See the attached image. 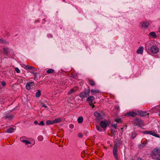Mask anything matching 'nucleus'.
Segmentation results:
<instances>
[{
  "label": "nucleus",
  "instance_id": "nucleus-7",
  "mask_svg": "<svg viewBox=\"0 0 160 160\" xmlns=\"http://www.w3.org/2000/svg\"><path fill=\"white\" fill-rule=\"evenodd\" d=\"M2 51L4 54L8 56L11 52L12 50L8 47H5L3 48Z\"/></svg>",
  "mask_w": 160,
  "mask_h": 160
},
{
  "label": "nucleus",
  "instance_id": "nucleus-5",
  "mask_svg": "<svg viewBox=\"0 0 160 160\" xmlns=\"http://www.w3.org/2000/svg\"><path fill=\"white\" fill-rule=\"evenodd\" d=\"M148 52H151L152 53L155 54L158 52V48L156 45L151 46Z\"/></svg>",
  "mask_w": 160,
  "mask_h": 160
},
{
  "label": "nucleus",
  "instance_id": "nucleus-10",
  "mask_svg": "<svg viewBox=\"0 0 160 160\" xmlns=\"http://www.w3.org/2000/svg\"><path fill=\"white\" fill-rule=\"evenodd\" d=\"M137 114L135 112L132 111L129 112L126 114V115L129 117H136Z\"/></svg>",
  "mask_w": 160,
  "mask_h": 160
},
{
  "label": "nucleus",
  "instance_id": "nucleus-14",
  "mask_svg": "<svg viewBox=\"0 0 160 160\" xmlns=\"http://www.w3.org/2000/svg\"><path fill=\"white\" fill-rule=\"evenodd\" d=\"M22 138H26L25 137H22L20 138V140L21 141V142H22L25 143L26 145H28L29 144H30V142L28 141L27 140H22Z\"/></svg>",
  "mask_w": 160,
  "mask_h": 160
},
{
  "label": "nucleus",
  "instance_id": "nucleus-17",
  "mask_svg": "<svg viewBox=\"0 0 160 160\" xmlns=\"http://www.w3.org/2000/svg\"><path fill=\"white\" fill-rule=\"evenodd\" d=\"M89 84L92 86H94L96 85V83L94 81L91 79L88 80Z\"/></svg>",
  "mask_w": 160,
  "mask_h": 160
},
{
  "label": "nucleus",
  "instance_id": "nucleus-59",
  "mask_svg": "<svg viewBox=\"0 0 160 160\" xmlns=\"http://www.w3.org/2000/svg\"><path fill=\"white\" fill-rule=\"evenodd\" d=\"M73 77L74 78H75L74 76H73Z\"/></svg>",
  "mask_w": 160,
  "mask_h": 160
},
{
  "label": "nucleus",
  "instance_id": "nucleus-34",
  "mask_svg": "<svg viewBox=\"0 0 160 160\" xmlns=\"http://www.w3.org/2000/svg\"><path fill=\"white\" fill-rule=\"evenodd\" d=\"M96 128L97 130L101 132L102 131V129L101 128L100 126L98 125H97L96 126Z\"/></svg>",
  "mask_w": 160,
  "mask_h": 160
},
{
  "label": "nucleus",
  "instance_id": "nucleus-1",
  "mask_svg": "<svg viewBox=\"0 0 160 160\" xmlns=\"http://www.w3.org/2000/svg\"><path fill=\"white\" fill-rule=\"evenodd\" d=\"M90 92L89 89L85 90L81 92L79 94L80 97L82 98H87L89 96Z\"/></svg>",
  "mask_w": 160,
  "mask_h": 160
},
{
  "label": "nucleus",
  "instance_id": "nucleus-37",
  "mask_svg": "<svg viewBox=\"0 0 160 160\" xmlns=\"http://www.w3.org/2000/svg\"><path fill=\"white\" fill-rule=\"evenodd\" d=\"M111 132L112 134L113 135H115L116 134L115 131L113 129H111Z\"/></svg>",
  "mask_w": 160,
  "mask_h": 160
},
{
  "label": "nucleus",
  "instance_id": "nucleus-56",
  "mask_svg": "<svg viewBox=\"0 0 160 160\" xmlns=\"http://www.w3.org/2000/svg\"><path fill=\"white\" fill-rule=\"evenodd\" d=\"M41 77V76H40V75H39V78H40Z\"/></svg>",
  "mask_w": 160,
  "mask_h": 160
},
{
  "label": "nucleus",
  "instance_id": "nucleus-35",
  "mask_svg": "<svg viewBox=\"0 0 160 160\" xmlns=\"http://www.w3.org/2000/svg\"><path fill=\"white\" fill-rule=\"evenodd\" d=\"M0 43H7V42L5 40L2 39H0Z\"/></svg>",
  "mask_w": 160,
  "mask_h": 160
},
{
  "label": "nucleus",
  "instance_id": "nucleus-38",
  "mask_svg": "<svg viewBox=\"0 0 160 160\" xmlns=\"http://www.w3.org/2000/svg\"><path fill=\"white\" fill-rule=\"evenodd\" d=\"M39 125L43 126L44 125V123L43 121H42L40 122L38 124Z\"/></svg>",
  "mask_w": 160,
  "mask_h": 160
},
{
  "label": "nucleus",
  "instance_id": "nucleus-30",
  "mask_svg": "<svg viewBox=\"0 0 160 160\" xmlns=\"http://www.w3.org/2000/svg\"><path fill=\"white\" fill-rule=\"evenodd\" d=\"M137 134L136 132H134L132 133L131 138L132 139H133L137 136Z\"/></svg>",
  "mask_w": 160,
  "mask_h": 160
},
{
  "label": "nucleus",
  "instance_id": "nucleus-19",
  "mask_svg": "<svg viewBox=\"0 0 160 160\" xmlns=\"http://www.w3.org/2000/svg\"><path fill=\"white\" fill-rule=\"evenodd\" d=\"M5 116L4 117V118L6 119H12L13 118V116L9 113H6L5 114Z\"/></svg>",
  "mask_w": 160,
  "mask_h": 160
},
{
  "label": "nucleus",
  "instance_id": "nucleus-23",
  "mask_svg": "<svg viewBox=\"0 0 160 160\" xmlns=\"http://www.w3.org/2000/svg\"><path fill=\"white\" fill-rule=\"evenodd\" d=\"M46 72L48 74H52L55 72V71L52 69H49Z\"/></svg>",
  "mask_w": 160,
  "mask_h": 160
},
{
  "label": "nucleus",
  "instance_id": "nucleus-55",
  "mask_svg": "<svg viewBox=\"0 0 160 160\" xmlns=\"http://www.w3.org/2000/svg\"><path fill=\"white\" fill-rule=\"evenodd\" d=\"M158 159L160 160V157H158Z\"/></svg>",
  "mask_w": 160,
  "mask_h": 160
},
{
  "label": "nucleus",
  "instance_id": "nucleus-58",
  "mask_svg": "<svg viewBox=\"0 0 160 160\" xmlns=\"http://www.w3.org/2000/svg\"><path fill=\"white\" fill-rule=\"evenodd\" d=\"M25 138H22V140H24L23 139H25Z\"/></svg>",
  "mask_w": 160,
  "mask_h": 160
},
{
  "label": "nucleus",
  "instance_id": "nucleus-39",
  "mask_svg": "<svg viewBox=\"0 0 160 160\" xmlns=\"http://www.w3.org/2000/svg\"><path fill=\"white\" fill-rule=\"evenodd\" d=\"M151 133V131H145L144 132V133L145 134H150V135Z\"/></svg>",
  "mask_w": 160,
  "mask_h": 160
},
{
  "label": "nucleus",
  "instance_id": "nucleus-42",
  "mask_svg": "<svg viewBox=\"0 0 160 160\" xmlns=\"http://www.w3.org/2000/svg\"><path fill=\"white\" fill-rule=\"evenodd\" d=\"M37 74L39 75V74L37 72H36V73L34 74V79L35 80H36V79H37V78L38 77L37 76Z\"/></svg>",
  "mask_w": 160,
  "mask_h": 160
},
{
  "label": "nucleus",
  "instance_id": "nucleus-41",
  "mask_svg": "<svg viewBox=\"0 0 160 160\" xmlns=\"http://www.w3.org/2000/svg\"><path fill=\"white\" fill-rule=\"evenodd\" d=\"M112 127L114 128L115 129H117V126L116 124H114L111 125Z\"/></svg>",
  "mask_w": 160,
  "mask_h": 160
},
{
  "label": "nucleus",
  "instance_id": "nucleus-6",
  "mask_svg": "<svg viewBox=\"0 0 160 160\" xmlns=\"http://www.w3.org/2000/svg\"><path fill=\"white\" fill-rule=\"evenodd\" d=\"M160 154V149L155 148L153 149L151 152V154L153 156H156L159 155Z\"/></svg>",
  "mask_w": 160,
  "mask_h": 160
},
{
  "label": "nucleus",
  "instance_id": "nucleus-48",
  "mask_svg": "<svg viewBox=\"0 0 160 160\" xmlns=\"http://www.w3.org/2000/svg\"><path fill=\"white\" fill-rule=\"evenodd\" d=\"M34 123L35 124H38V121H34Z\"/></svg>",
  "mask_w": 160,
  "mask_h": 160
},
{
  "label": "nucleus",
  "instance_id": "nucleus-8",
  "mask_svg": "<svg viewBox=\"0 0 160 160\" xmlns=\"http://www.w3.org/2000/svg\"><path fill=\"white\" fill-rule=\"evenodd\" d=\"M35 84L33 82H31L28 83L26 86V88L28 90H29L30 89H32L34 87Z\"/></svg>",
  "mask_w": 160,
  "mask_h": 160
},
{
  "label": "nucleus",
  "instance_id": "nucleus-46",
  "mask_svg": "<svg viewBox=\"0 0 160 160\" xmlns=\"http://www.w3.org/2000/svg\"><path fill=\"white\" fill-rule=\"evenodd\" d=\"M78 137L80 138H82L83 137V135L82 133H79L78 134Z\"/></svg>",
  "mask_w": 160,
  "mask_h": 160
},
{
  "label": "nucleus",
  "instance_id": "nucleus-40",
  "mask_svg": "<svg viewBox=\"0 0 160 160\" xmlns=\"http://www.w3.org/2000/svg\"><path fill=\"white\" fill-rule=\"evenodd\" d=\"M15 70L16 72L18 73H19L20 72V70L18 68H15Z\"/></svg>",
  "mask_w": 160,
  "mask_h": 160
},
{
  "label": "nucleus",
  "instance_id": "nucleus-12",
  "mask_svg": "<svg viewBox=\"0 0 160 160\" xmlns=\"http://www.w3.org/2000/svg\"><path fill=\"white\" fill-rule=\"evenodd\" d=\"M151 46L152 45H151L150 42H147L146 44L145 45V48L147 52L148 51V50L151 48Z\"/></svg>",
  "mask_w": 160,
  "mask_h": 160
},
{
  "label": "nucleus",
  "instance_id": "nucleus-3",
  "mask_svg": "<svg viewBox=\"0 0 160 160\" xmlns=\"http://www.w3.org/2000/svg\"><path fill=\"white\" fill-rule=\"evenodd\" d=\"M94 115L96 117L97 119L99 120L102 119L104 113L102 111L96 112H94Z\"/></svg>",
  "mask_w": 160,
  "mask_h": 160
},
{
  "label": "nucleus",
  "instance_id": "nucleus-44",
  "mask_svg": "<svg viewBox=\"0 0 160 160\" xmlns=\"http://www.w3.org/2000/svg\"><path fill=\"white\" fill-rule=\"evenodd\" d=\"M69 128L71 129H73L74 128V125L72 124H70L69 125Z\"/></svg>",
  "mask_w": 160,
  "mask_h": 160
},
{
  "label": "nucleus",
  "instance_id": "nucleus-53",
  "mask_svg": "<svg viewBox=\"0 0 160 160\" xmlns=\"http://www.w3.org/2000/svg\"><path fill=\"white\" fill-rule=\"evenodd\" d=\"M121 131L122 132H123V128H121Z\"/></svg>",
  "mask_w": 160,
  "mask_h": 160
},
{
  "label": "nucleus",
  "instance_id": "nucleus-11",
  "mask_svg": "<svg viewBox=\"0 0 160 160\" xmlns=\"http://www.w3.org/2000/svg\"><path fill=\"white\" fill-rule=\"evenodd\" d=\"M118 151L117 149H112L113 154L116 160H118Z\"/></svg>",
  "mask_w": 160,
  "mask_h": 160
},
{
  "label": "nucleus",
  "instance_id": "nucleus-28",
  "mask_svg": "<svg viewBox=\"0 0 160 160\" xmlns=\"http://www.w3.org/2000/svg\"><path fill=\"white\" fill-rule=\"evenodd\" d=\"M61 120L60 118H57L54 120L53 121L54 124L55 123H58L60 122Z\"/></svg>",
  "mask_w": 160,
  "mask_h": 160
},
{
  "label": "nucleus",
  "instance_id": "nucleus-54",
  "mask_svg": "<svg viewBox=\"0 0 160 160\" xmlns=\"http://www.w3.org/2000/svg\"><path fill=\"white\" fill-rule=\"evenodd\" d=\"M138 160H143V159L141 158H140L138 159Z\"/></svg>",
  "mask_w": 160,
  "mask_h": 160
},
{
  "label": "nucleus",
  "instance_id": "nucleus-43",
  "mask_svg": "<svg viewBox=\"0 0 160 160\" xmlns=\"http://www.w3.org/2000/svg\"><path fill=\"white\" fill-rule=\"evenodd\" d=\"M41 105L42 107H44L45 108H47V106L45 105L44 103H41Z\"/></svg>",
  "mask_w": 160,
  "mask_h": 160
},
{
  "label": "nucleus",
  "instance_id": "nucleus-52",
  "mask_svg": "<svg viewBox=\"0 0 160 160\" xmlns=\"http://www.w3.org/2000/svg\"><path fill=\"white\" fill-rule=\"evenodd\" d=\"M158 31L160 32V27L158 28Z\"/></svg>",
  "mask_w": 160,
  "mask_h": 160
},
{
  "label": "nucleus",
  "instance_id": "nucleus-50",
  "mask_svg": "<svg viewBox=\"0 0 160 160\" xmlns=\"http://www.w3.org/2000/svg\"><path fill=\"white\" fill-rule=\"evenodd\" d=\"M91 106L92 107V108H93L95 107V106L94 105V104H93Z\"/></svg>",
  "mask_w": 160,
  "mask_h": 160
},
{
  "label": "nucleus",
  "instance_id": "nucleus-31",
  "mask_svg": "<svg viewBox=\"0 0 160 160\" xmlns=\"http://www.w3.org/2000/svg\"><path fill=\"white\" fill-rule=\"evenodd\" d=\"M150 135H152V136L157 137H159V135L154 132L151 131V133Z\"/></svg>",
  "mask_w": 160,
  "mask_h": 160
},
{
  "label": "nucleus",
  "instance_id": "nucleus-16",
  "mask_svg": "<svg viewBox=\"0 0 160 160\" xmlns=\"http://www.w3.org/2000/svg\"><path fill=\"white\" fill-rule=\"evenodd\" d=\"M95 99V98L93 96H91L88 97L86 99V101L88 102H92Z\"/></svg>",
  "mask_w": 160,
  "mask_h": 160
},
{
  "label": "nucleus",
  "instance_id": "nucleus-27",
  "mask_svg": "<svg viewBox=\"0 0 160 160\" xmlns=\"http://www.w3.org/2000/svg\"><path fill=\"white\" fill-rule=\"evenodd\" d=\"M41 91L40 90H38L36 94V97L39 98L41 96Z\"/></svg>",
  "mask_w": 160,
  "mask_h": 160
},
{
  "label": "nucleus",
  "instance_id": "nucleus-22",
  "mask_svg": "<svg viewBox=\"0 0 160 160\" xmlns=\"http://www.w3.org/2000/svg\"><path fill=\"white\" fill-rule=\"evenodd\" d=\"M25 68H26L28 69H31V70L32 69H34V70H36L37 69L36 68H35L34 67H32V66H31L28 65H26L25 66Z\"/></svg>",
  "mask_w": 160,
  "mask_h": 160
},
{
  "label": "nucleus",
  "instance_id": "nucleus-29",
  "mask_svg": "<svg viewBox=\"0 0 160 160\" xmlns=\"http://www.w3.org/2000/svg\"><path fill=\"white\" fill-rule=\"evenodd\" d=\"M54 124L53 121L48 120L46 121V124L49 125Z\"/></svg>",
  "mask_w": 160,
  "mask_h": 160
},
{
  "label": "nucleus",
  "instance_id": "nucleus-32",
  "mask_svg": "<svg viewBox=\"0 0 160 160\" xmlns=\"http://www.w3.org/2000/svg\"><path fill=\"white\" fill-rule=\"evenodd\" d=\"M145 144L144 143L139 144L138 145V148L140 149L142 148L145 147Z\"/></svg>",
  "mask_w": 160,
  "mask_h": 160
},
{
  "label": "nucleus",
  "instance_id": "nucleus-18",
  "mask_svg": "<svg viewBox=\"0 0 160 160\" xmlns=\"http://www.w3.org/2000/svg\"><path fill=\"white\" fill-rule=\"evenodd\" d=\"M143 50V47H140L137 51V53L138 54H142Z\"/></svg>",
  "mask_w": 160,
  "mask_h": 160
},
{
  "label": "nucleus",
  "instance_id": "nucleus-51",
  "mask_svg": "<svg viewBox=\"0 0 160 160\" xmlns=\"http://www.w3.org/2000/svg\"><path fill=\"white\" fill-rule=\"evenodd\" d=\"M31 73H32V74H33L34 75V73H36V72H31Z\"/></svg>",
  "mask_w": 160,
  "mask_h": 160
},
{
  "label": "nucleus",
  "instance_id": "nucleus-45",
  "mask_svg": "<svg viewBox=\"0 0 160 160\" xmlns=\"http://www.w3.org/2000/svg\"><path fill=\"white\" fill-rule=\"evenodd\" d=\"M38 139L39 141H42L43 140V138L42 136H40L38 138Z\"/></svg>",
  "mask_w": 160,
  "mask_h": 160
},
{
  "label": "nucleus",
  "instance_id": "nucleus-2",
  "mask_svg": "<svg viewBox=\"0 0 160 160\" xmlns=\"http://www.w3.org/2000/svg\"><path fill=\"white\" fill-rule=\"evenodd\" d=\"M133 122L134 123L139 127H141L142 126L144 125L143 121L139 118H134Z\"/></svg>",
  "mask_w": 160,
  "mask_h": 160
},
{
  "label": "nucleus",
  "instance_id": "nucleus-61",
  "mask_svg": "<svg viewBox=\"0 0 160 160\" xmlns=\"http://www.w3.org/2000/svg\"><path fill=\"white\" fill-rule=\"evenodd\" d=\"M45 19H43V20H45Z\"/></svg>",
  "mask_w": 160,
  "mask_h": 160
},
{
  "label": "nucleus",
  "instance_id": "nucleus-21",
  "mask_svg": "<svg viewBox=\"0 0 160 160\" xmlns=\"http://www.w3.org/2000/svg\"><path fill=\"white\" fill-rule=\"evenodd\" d=\"M77 90V89L76 87L71 89L69 92H68V94H70L73 92H75Z\"/></svg>",
  "mask_w": 160,
  "mask_h": 160
},
{
  "label": "nucleus",
  "instance_id": "nucleus-49",
  "mask_svg": "<svg viewBox=\"0 0 160 160\" xmlns=\"http://www.w3.org/2000/svg\"><path fill=\"white\" fill-rule=\"evenodd\" d=\"M20 82H23V80L22 79H20Z\"/></svg>",
  "mask_w": 160,
  "mask_h": 160
},
{
  "label": "nucleus",
  "instance_id": "nucleus-60",
  "mask_svg": "<svg viewBox=\"0 0 160 160\" xmlns=\"http://www.w3.org/2000/svg\"><path fill=\"white\" fill-rule=\"evenodd\" d=\"M50 37H52V36H50Z\"/></svg>",
  "mask_w": 160,
  "mask_h": 160
},
{
  "label": "nucleus",
  "instance_id": "nucleus-20",
  "mask_svg": "<svg viewBox=\"0 0 160 160\" xmlns=\"http://www.w3.org/2000/svg\"><path fill=\"white\" fill-rule=\"evenodd\" d=\"M91 93H92V95H95L97 93H99L100 92V91L98 90H94L92 89L90 90Z\"/></svg>",
  "mask_w": 160,
  "mask_h": 160
},
{
  "label": "nucleus",
  "instance_id": "nucleus-36",
  "mask_svg": "<svg viewBox=\"0 0 160 160\" xmlns=\"http://www.w3.org/2000/svg\"><path fill=\"white\" fill-rule=\"evenodd\" d=\"M1 84L2 86L3 87H5L6 84V82L4 81H2L1 82Z\"/></svg>",
  "mask_w": 160,
  "mask_h": 160
},
{
  "label": "nucleus",
  "instance_id": "nucleus-33",
  "mask_svg": "<svg viewBox=\"0 0 160 160\" xmlns=\"http://www.w3.org/2000/svg\"><path fill=\"white\" fill-rule=\"evenodd\" d=\"M115 121L118 123H120L122 122L121 118L118 117L115 119Z\"/></svg>",
  "mask_w": 160,
  "mask_h": 160
},
{
  "label": "nucleus",
  "instance_id": "nucleus-15",
  "mask_svg": "<svg viewBox=\"0 0 160 160\" xmlns=\"http://www.w3.org/2000/svg\"><path fill=\"white\" fill-rule=\"evenodd\" d=\"M120 142L118 141L114 144V145L113 148V149H117L118 148L120 147Z\"/></svg>",
  "mask_w": 160,
  "mask_h": 160
},
{
  "label": "nucleus",
  "instance_id": "nucleus-13",
  "mask_svg": "<svg viewBox=\"0 0 160 160\" xmlns=\"http://www.w3.org/2000/svg\"><path fill=\"white\" fill-rule=\"evenodd\" d=\"M141 23L142 26L144 28H147L149 26V23L148 22H143Z\"/></svg>",
  "mask_w": 160,
  "mask_h": 160
},
{
  "label": "nucleus",
  "instance_id": "nucleus-26",
  "mask_svg": "<svg viewBox=\"0 0 160 160\" xmlns=\"http://www.w3.org/2000/svg\"><path fill=\"white\" fill-rule=\"evenodd\" d=\"M78 121L79 123H81L83 121V118L82 117H79L78 119Z\"/></svg>",
  "mask_w": 160,
  "mask_h": 160
},
{
  "label": "nucleus",
  "instance_id": "nucleus-9",
  "mask_svg": "<svg viewBox=\"0 0 160 160\" xmlns=\"http://www.w3.org/2000/svg\"><path fill=\"white\" fill-rule=\"evenodd\" d=\"M138 115L142 117H144L149 115V114L146 111H142L141 110L138 111Z\"/></svg>",
  "mask_w": 160,
  "mask_h": 160
},
{
  "label": "nucleus",
  "instance_id": "nucleus-4",
  "mask_svg": "<svg viewBox=\"0 0 160 160\" xmlns=\"http://www.w3.org/2000/svg\"><path fill=\"white\" fill-rule=\"evenodd\" d=\"M110 123L109 121H102L100 123V126L102 128H106Z\"/></svg>",
  "mask_w": 160,
  "mask_h": 160
},
{
  "label": "nucleus",
  "instance_id": "nucleus-57",
  "mask_svg": "<svg viewBox=\"0 0 160 160\" xmlns=\"http://www.w3.org/2000/svg\"><path fill=\"white\" fill-rule=\"evenodd\" d=\"M158 115L159 116V117H160V114H159Z\"/></svg>",
  "mask_w": 160,
  "mask_h": 160
},
{
  "label": "nucleus",
  "instance_id": "nucleus-24",
  "mask_svg": "<svg viewBox=\"0 0 160 160\" xmlns=\"http://www.w3.org/2000/svg\"><path fill=\"white\" fill-rule=\"evenodd\" d=\"M15 130V129L13 128H11L7 130V131L6 132L9 133H11L12 132H13Z\"/></svg>",
  "mask_w": 160,
  "mask_h": 160
},
{
  "label": "nucleus",
  "instance_id": "nucleus-47",
  "mask_svg": "<svg viewBox=\"0 0 160 160\" xmlns=\"http://www.w3.org/2000/svg\"><path fill=\"white\" fill-rule=\"evenodd\" d=\"M89 104V105L91 106L93 104V103L92 102H88Z\"/></svg>",
  "mask_w": 160,
  "mask_h": 160
},
{
  "label": "nucleus",
  "instance_id": "nucleus-25",
  "mask_svg": "<svg viewBox=\"0 0 160 160\" xmlns=\"http://www.w3.org/2000/svg\"><path fill=\"white\" fill-rule=\"evenodd\" d=\"M149 35L154 38H156L157 37V35H156V34L154 32H150L149 33Z\"/></svg>",
  "mask_w": 160,
  "mask_h": 160
}]
</instances>
